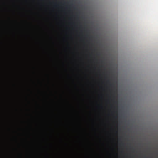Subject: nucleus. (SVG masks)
Masks as SVG:
<instances>
[{
  "label": "nucleus",
  "instance_id": "20e7f679",
  "mask_svg": "<svg viewBox=\"0 0 158 158\" xmlns=\"http://www.w3.org/2000/svg\"><path fill=\"white\" fill-rule=\"evenodd\" d=\"M116 134H118V131L117 130H116Z\"/></svg>",
  "mask_w": 158,
  "mask_h": 158
},
{
  "label": "nucleus",
  "instance_id": "f03ea898",
  "mask_svg": "<svg viewBox=\"0 0 158 158\" xmlns=\"http://www.w3.org/2000/svg\"><path fill=\"white\" fill-rule=\"evenodd\" d=\"M113 84H110V86L112 87L113 86Z\"/></svg>",
  "mask_w": 158,
  "mask_h": 158
},
{
  "label": "nucleus",
  "instance_id": "7ed1b4c3",
  "mask_svg": "<svg viewBox=\"0 0 158 158\" xmlns=\"http://www.w3.org/2000/svg\"><path fill=\"white\" fill-rule=\"evenodd\" d=\"M107 82L109 84H110V82L109 80H108Z\"/></svg>",
  "mask_w": 158,
  "mask_h": 158
},
{
  "label": "nucleus",
  "instance_id": "f257e3e1",
  "mask_svg": "<svg viewBox=\"0 0 158 158\" xmlns=\"http://www.w3.org/2000/svg\"><path fill=\"white\" fill-rule=\"evenodd\" d=\"M112 100L113 101L114 104V109L115 110L114 111V113L116 114V115L114 117L116 119H117V101H115V98L113 96V99H112Z\"/></svg>",
  "mask_w": 158,
  "mask_h": 158
}]
</instances>
